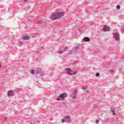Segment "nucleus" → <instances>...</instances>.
I'll return each mask as SVG.
<instances>
[{
    "label": "nucleus",
    "mask_w": 124,
    "mask_h": 124,
    "mask_svg": "<svg viewBox=\"0 0 124 124\" xmlns=\"http://www.w3.org/2000/svg\"><path fill=\"white\" fill-rule=\"evenodd\" d=\"M64 15V13L63 12L55 13L51 16V19L57 20L58 19H60V18H62V17H63Z\"/></svg>",
    "instance_id": "obj_1"
},
{
    "label": "nucleus",
    "mask_w": 124,
    "mask_h": 124,
    "mask_svg": "<svg viewBox=\"0 0 124 124\" xmlns=\"http://www.w3.org/2000/svg\"><path fill=\"white\" fill-rule=\"evenodd\" d=\"M67 96V94H61L59 95V97L57 98V100L58 101H60V100H63Z\"/></svg>",
    "instance_id": "obj_2"
},
{
    "label": "nucleus",
    "mask_w": 124,
    "mask_h": 124,
    "mask_svg": "<svg viewBox=\"0 0 124 124\" xmlns=\"http://www.w3.org/2000/svg\"><path fill=\"white\" fill-rule=\"evenodd\" d=\"M76 94H77V91H75L71 95V97L73 98V99H76Z\"/></svg>",
    "instance_id": "obj_3"
},
{
    "label": "nucleus",
    "mask_w": 124,
    "mask_h": 124,
    "mask_svg": "<svg viewBox=\"0 0 124 124\" xmlns=\"http://www.w3.org/2000/svg\"><path fill=\"white\" fill-rule=\"evenodd\" d=\"M113 37H114V38L116 39V40H117V41L118 40H120V35L117 33H114Z\"/></svg>",
    "instance_id": "obj_4"
},
{
    "label": "nucleus",
    "mask_w": 124,
    "mask_h": 124,
    "mask_svg": "<svg viewBox=\"0 0 124 124\" xmlns=\"http://www.w3.org/2000/svg\"><path fill=\"white\" fill-rule=\"evenodd\" d=\"M8 96H13V95H14V93L13 92V91H9L8 92Z\"/></svg>",
    "instance_id": "obj_5"
},
{
    "label": "nucleus",
    "mask_w": 124,
    "mask_h": 124,
    "mask_svg": "<svg viewBox=\"0 0 124 124\" xmlns=\"http://www.w3.org/2000/svg\"><path fill=\"white\" fill-rule=\"evenodd\" d=\"M104 31H110V27L107 25H105L104 27Z\"/></svg>",
    "instance_id": "obj_6"
},
{
    "label": "nucleus",
    "mask_w": 124,
    "mask_h": 124,
    "mask_svg": "<svg viewBox=\"0 0 124 124\" xmlns=\"http://www.w3.org/2000/svg\"><path fill=\"white\" fill-rule=\"evenodd\" d=\"M65 119L66 122H71V119H70V116H66L65 117Z\"/></svg>",
    "instance_id": "obj_7"
},
{
    "label": "nucleus",
    "mask_w": 124,
    "mask_h": 124,
    "mask_svg": "<svg viewBox=\"0 0 124 124\" xmlns=\"http://www.w3.org/2000/svg\"><path fill=\"white\" fill-rule=\"evenodd\" d=\"M22 38L24 40H28V39H30V36L29 35H27V36L22 37Z\"/></svg>",
    "instance_id": "obj_8"
},
{
    "label": "nucleus",
    "mask_w": 124,
    "mask_h": 124,
    "mask_svg": "<svg viewBox=\"0 0 124 124\" xmlns=\"http://www.w3.org/2000/svg\"><path fill=\"white\" fill-rule=\"evenodd\" d=\"M111 112L113 114V115L115 116L116 115V112H115V108H111Z\"/></svg>",
    "instance_id": "obj_9"
},
{
    "label": "nucleus",
    "mask_w": 124,
    "mask_h": 124,
    "mask_svg": "<svg viewBox=\"0 0 124 124\" xmlns=\"http://www.w3.org/2000/svg\"><path fill=\"white\" fill-rule=\"evenodd\" d=\"M83 40H84V41L88 42L90 41V38H89V37H86L83 38Z\"/></svg>",
    "instance_id": "obj_10"
},
{
    "label": "nucleus",
    "mask_w": 124,
    "mask_h": 124,
    "mask_svg": "<svg viewBox=\"0 0 124 124\" xmlns=\"http://www.w3.org/2000/svg\"><path fill=\"white\" fill-rule=\"evenodd\" d=\"M65 70L66 71V72H67L68 73H70V72H72V70H71V69L70 68H66Z\"/></svg>",
    "instance_id": "obj_11"
},
{
    "label": "nucleus",
    "mask_w": 124,
    "mask_h": 124,
    "mask_svg": "<svg viewBox=\"0 0 124 124\" xmlns=\"http://www.w3.org/2000/svg\"><path fill=\"white\" fill-rule=\"evenodd\" d=\"M65 121H66V120H65V119H62V121H60V122H59V123L60 124H62V123H64V122H65Z\"/></svg>",
    "instance_id": "obj_12"
},
{
    "label": "nucleus",
    "mask_w": 124,
    "mask_h": 124,
    "mask_svg": "<svg viewBox=\"0 0 124 124\" xmlns=\"http://www.w3.org/2000/svg\"><path fill=\"white\" fill-rule=\"evenodd\" d=\"M116 8H117V9H120L121 6H120V5H118L116 6Z\"/></svg>",
    "instance_id": "obj_13"
},
{
    "label": "nucleus",
    "mask_w": 124,
    "mask_h": 124,
    "mask_svg": "<svg viewBox=\"0 0 124 124\" xmlns=\"http://www.w3.org/2000/svg\"><path fill=\"white\" fill-rule=\"evenodd\" d=\"M33 73H34V70H31V74H33Z\"/></svg>",
    "instance_id": "obj_14"
},
{
    "label": "nucleus",
    "mask_w": 124,
    "mask_h": 124,
    "mask_svg": "<svg viewBox=\"0 0 124 124\" xmlns=\"http://www.w3.org/2000/svg\"><path fill=\"white\" fill-rule=\"evenodd\" d=\"M96 76H97V77H98L99 76V73H97L96 74Z\"/></svg>",
    "instance_id": "obj_15"
},
{
    "label": "nucleus",
    "mask_w": 124,
    "mask_h": 124,
    "mask_svg": "<svg viewBox=\"0 0 124 124\" xmlns=\"http://www.w3.org/2000/svg\"><path fill=\"white\" fill-rule=\"evenodd\" d=\"M96 124H99V120H96Z\"/></svg>",
    "instance_id": "obj_16"
},
{
    "label": "nucleus",
    "mask_w": 124,
    "mask_h": 124,
    "mask_svg": "<svg viewBox=\"0 0 124 124\" xmlns=\"http://www.w3.org/2000/svg\"><path fill=\"white\" fill-rule=\"evenodd\" d=\"M76 73H77L76 72H75L72 74H69V75H75V74H76Z\"/></svg>",
    "instance_id": "obj_17"
},
{
    "label": "nucleus",
    "mask_w": 124,
    "mask_h": 124,
    "mask_svg": "<svg viewBox=\"0 0 124 124\" xmlns=\"http://www.w3.org/2000/svg\"><path fill=\"white\" fill-rule=\"evenodd\" d=\"M1 67V64L0 63V68Z\"/></svg>",
    "instance_id": "obj_18"
},
{
    "label": "nucleus",
    "mask_w": 124,
    "mask_h": 124,
    "mask_svg": "<svg viewBox=\"0 0 124 124\" xmlns=\"http://www.w3.org/2000/svg\"><path fill=\"white\" fill-rule=\"evenodd\" d=\"M28 0H24V1H27Z\"/></svg>",
    "instance_id": "obj_19"
},
{
    "label": "nucleus",
    "mask_w": 124,
    "mask_h": 124,
    "mask_svg": "<svg viewBox=\"0 0 124 124\" xmlns=\"http://www.w3.org/2000/svg\"><path fill=\"white\" fill-rule=\"evenodd\" d=\"M70 54H72V52H70Z\"/></svg>",
    "instance_id": "obj_20"
},
{
    "label": "nucleus",
    "mask_w": 124,
    "mask_h": 124,
    "mask_svg": "<svg viewBox=\"0 0 124 124\" xmlns=\"http://www.w3.org/2000/svg\"><path fill=\"white\" fill-rule=\"evenodd\" d=\"M123 1V2H124V1Z\"/></svg>",
    "instance_id": "obj_21"
}]
</instances>
